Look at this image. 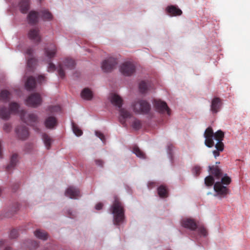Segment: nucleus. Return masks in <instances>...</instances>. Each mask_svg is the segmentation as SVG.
<instances>
[{
    "instance_id": "obj_11",
    "label": "nucleus",
    "mask_w": 250,
    "mask_h": 250,
    "mask_svg": "<svg viewBox=\"0 0 250 250\" xmlns=\"http://www.w3.org/2000/svg\"><path fill=\"white\" fill-rule=\"evenodd\" d=\"M181 225L187 229L194 230L197 228V225L195 221L191 218H185L181 221Z\"/></svg>"
},
{
    "instance_id": "obj_9",
    "label": "nucleus",
    "mask_w": 250,
    "mask_h": 250,
    "mask_svg": "<svg viewBox=\"0 0 250 250\" xmlns=\"http://www.w3.org/2000/svg\"><path fill=\"white\" fill-rule=\"evenodd\" d=\"M214 189L218 195L222 197L226 196L229 192V188L222 185L220 182H217L214 184Z\"/></svg>"
},
{
    "instance_id": "obj_40",
    "label": "nucleus",
    "mask_w": 250,
    "mask_h": 250,
    "mask_svg": "<svg viewBox=\"0 0 250 250\" xmlns=\"http://www.w3.org/2000/svg\"><path fill=\"white\" fill-rule=\"evenodd\" d=\"M148 88L147 83L145 81H142L139 84V89L142 93H145Z\"/></svg>"
},
{
    "instance_id": "obj_16",
    "label": "nucleus",
    "mask_w": 250,
    "mask_h": 250,
    "mask_svg": "<svg viewBox=\"0 0 250 250\" xmlns=\"http://www.w3.org/2000/svg\"><path fill=\"white\" fill-rule=\"evenodd\" d=\"M40 14L35 11H30L27 16V20L29 24H36L38 21V18Z\"/></svg>"
},
{
    "instance_id": "obj_30",
    "label": "nucleus",
    "mask_w": 250,
    "mask_h": 250,
    "mask_svg": "<svg viewBox=\"0 0 250 250\" xmlns=\"http://www.w3.org/2000/svg\"><path fill=\"white\" fill-rule=\"evenodd\" d=\"M42 139L44 144L47 149H49L51 146L52 139L47 134L43 133L42 135Z\"/></svg>"
},
{
    "instance_id": "obj_58",
    "label": "nucleus",
    "mask_w": 250,
    "mask_h": 250,
    "mask_svg": "<svg viewBox=\"0 0 250 250\" xmlns=\"http://www.w3.org/2000/svg\"><path fill=\"white\" fill-rule=\"evenodd\" d=\"M219 152H220V151H219L217 149L213 151V155L215 158H216L217 157L219 156V155H220Z\"/></svg>"
},
{
    "instance_id": "obj_2",
    "label": "nucleus",
    "mask_w": 250,
    "mask_h": 250,
    "mask_svg": "<svg viewBox=\"0 0 250 250\" xmlns=\"http://www.w3.org/2000/svg\"><path fill=\"white\" fill-rule=\"evenodd\" d=\"M132 106L135 113L143 114H147L150 109V105L144 100L134 102Z\"/></svg>"
},
{
    "instance_id": "obj_31",
    "label": "nucleus",
    "mask_w": 250,
    "mask_h": 250,
    "mask_svg": "<svg viewBox=\"0 0 250 250\" xmlns=\"http://www.w3.org/2000/svg\"><path fill=\"white\" fill-rule=\"evenodd\" d=\"M36 64L37 60L35 58L31 57L28 59L27 62V66L30 70L33 71Z\"/></svg>"
},
{
    "instance_id": "obj_12",
    "label": "nucleus",
    "mask_w": 250,
    "mask_h": 250,
    "mask_svg": "<svg viewBox=\"0 0 250 250\" xmlns=\"http://www.w3.org/2000/svg\"><path fill=\"white\" fill-rule=\"evenodd\" d=\"M65 195L66 196L74 199H77L81 196L80 190L72 186H70L67 188Z\"/></svg>"
},
{
    "instance_id": "obj_13",
    "label": "nucleus",
    "mask_w": 250,
    "mask_h": 250,
    "mask_svg": "<svg viewBox=\"0 0 250 250\" xmlns=\"http://www.w3.org/2000/svg\"><path fill=\"white\" fill-rule=\"evenodd\" d=\"M16 132L18 137L21 140L26 139L29 135L28 128L25 126H19L16 129Z\"/></svg>"
},
{
    "instance_id": "obj_60",
    "label": "nucleus",
    "mask_w": 250,
    "mask_h": 250,
    "mask_svg": "<svg viewBox=\"0 0 250 250\" xmlns=\"http://www.w3.org/2000/svg\"><path fill=\"white\" fill-rule=\"evenodd\" d=\"M68 213L69 214V217H70V218H73V216L71 215V213L70 212V211H69L68 212Z\"/></svg>"
},
{
    "instance_id": "obj_38",
    "label": "nucleus",
    "mask_w": 250,
    "mask_h": 250,
    "mask_svg": "<svg viewBox=\"0 0 250 250\" xmlns=\"http://www.w3.org/2000/svg\"><path fill=\"white\" fill-rule=\"evenodd\" d=\"M214 183V179L212 176L209 175L205 178V184L207 186H208V187L211 186L213 185Z\"/></svg>"
},
{
    "instance_id": "obj_22",
    "label": "nucleus",
    "mask_w": 250,
    "mask_h": 250,
    "mask_svg": "<svg viewBox=\"0 0 250 250\" xmlns=\"http://www.w3.org/2000/svg\"><path fill=\"white\" fill-rule=\"evenodd\" d=\"M29 0H21L19 3L20 11L22 13H26L29 9Z\"/></svg>"
},
{
    "instance_id": "obj_45",
    "label": "nucleus",
    "mask_w": 250,
    "mask_h": 250,
    "mask_svg": "<svg viewBox=\"0 0 250 250\" xmlns=\"http://www.w3.org/2000/svg\"><path fill=\"white\" fill-rule=\"evenodd\" d=\"M201 170V168L200 167L196 166L193 167L192 173L196 176H198L200 174Z\"/></svg>"
},
{
    "instance_id": "obj_51",
    "label": "nucleus",
    "mask_w": 250,
    "mask_h": 250,
    "mask_svg": "<svg viewBox=\"0 0 250 250\" xmlns=\"http://www.w3.org/2000/svg\"><path fill=\"white\" fill-rule=\"evenodd\" d=\"M96 136L99 137L103 142L105 141V137L104 135L101 132L96 131L95 132Z\"/></svg>"
},
{
    "instance_id": "obj_10",
    "label": "nucleus",
    "mask_w": 250,
    "mask_h": 250,
    "mask_svg": "<svg viewBox=\"0 0 250 250\" xmlns=\"http://www.w3.org/2000/svg\"><path fill=\"white\" fill-rule=\"evenodd\" d=\"M28 38L34 42L39 43L41 41V36L38 28L34 27L29 30L28 33Z\"/></svg>"
},
{
    "instance_id": "obj_52",
    "label": "nucleus",
    "mask_w": 250,
    "mask_h": 250,
    "mask_svg": "<svg viewBox=\"0 0 250 250\" xmlns=\"http://www.w3.org/2000/svg\"><path fill=\"white\" fill-rule=\"evenodd\" d=\"M56 69V66L55 65L51 62H49L48 66V72H53Z\"/></svg>"
},
{
    "instance_id": "obj_18",
    "label": "nucleus",
    "mask_w": 250,
    "mask_h": 250,
    "mask_svg": "<svg viewBox=\"0 0 250 250\" xmlns=\"http://www.w3.org/2000/svg\"><path fill=\"white\" fill-rule=\"evenodd\" d=\"M44 125L46 128L52 129L57 125V119L53 116L48 117L45 119Z\"/></svg>"
},
{
    "instance_id": "obj_55",
    "label": "nucleus",
    "mask_w": 250,
    "mask_h": 250,
    "mask_svg": "<svg viewBox=\"0 0 250 250\" xmlns=\"http://www.w3.org/2000/svg\"><path fill=\"white\" fill-rule=\"evenodd\" d=\"M95 163H96V164L99 167H103V166H104V161L102 160H100V159L96 160Z\"/></svg>"
},
{
    "instance_id": "obj_23",
    "label": "nucleus",
    "mask_w": 250,
    "mask_h": 250,
    "mask_svg": "<svg viewBox=\"0 0 250 250\" xmlns=\"http://www.w3.org/2000/svg\"><path fill=\"white\" fill-rule=\"evenodd\" d=\"M120 113L121 116V118H120V121L123 125H125V119L130 118L131 114L128 111L124 108L120 109Z\"/></svg>"
},
{
    "instance_id": "obj_4",
    "label": "nucleus",
    "mask_w": 250,
    "mask_h": 250,
    "mask_svg": "<svg viewBox=\"0 0 250 250\" xmlns=\"http://www.w3.org/2000/svg\"><path fill=\"white\" fill-rule=\"evenodd\" d=\"M171 112L170 109L165 102L157 100V113L163 115V122L167 120L166 115L168 116L171 115Z\"/></svg>"
},
{
    "instance_id": "obj_17",
    "label": "nucleus",
    "mask_w": 250,
    "mask_h": 250,
    "mask_svg": "<svg viewBox=\"0 0 250 250\" xmlns=\"http://www.w3.org/2000/svg\"><path fill=\"white\" fill-rule=\"evenodd\" d=\"M44 52L48 58L52 59L55 56L56 53L57 47L55 44H51L49 47L45 48Z\"/></svg>"
},
{
    "instance_id": "obj_57",
    "label": "nucleus",
    "mask_w": 250,
    "mask_h": 250,
    "mask_svg": "<svg viewBox=\"0 0 250 250\" xmlns=\"http://www.w3.org/2000/svg\"><path fill=\"white\" fill-rule=\"evenodd\" d=\"M155 186V183L154 182H149L147 185L148 188L151 189Z\"/></svg>"
},
{
    "instance_id": "obj_33",
    "label": "nucleus",
    "mask_w": 250,
    "mask_h": 250,
    "mask_svg": "<svg viewBox=\"0 0 250 250\" xmlns=\"http://www.w3.org/2000/svg\"><path fill=\"white\" fill-rule=\"evenodd\" d=\"M10 93L6 90H2L0 92V100L4 102L8 101L9 100Z\"/></svg>"
},
{
    "instance_id": "obj_8",
    "label": "nucleus",
    "mask_w": 250,
    "mask_h": 250,
    "mask_svg": "<svg viewBox=\"0 0 250 250\" xmlns=\"http://www.w3.org/2000/svg\"><path fill=\"white\" fill-rule=\"evenodd\" d=\"M26 113L25 110H22L20 112V117L21 120L30 125H32L33 124L38 122L37 116L34 114L31 113L27 115V117H26Z\"/></svg>"
},
{
    "instance_id": "obj_42",
    "label": "nucleus",
    "mask_w": 250,
    "mask_h": 250,
    "mask_svg": "<svg viewBox=\"0 0 250 250\" xmlns=\"http://www.w3.org/2000/svg\"><path fill=\"white\" fill-rule=\"evenodd\" d=\"M72 128L74 133L76 135L80 136L82 135L83 131L81 130L79 127L74 123L72 124Z\"/></svg>"
},
{
    "instance_id": "obj_14",
    "label": "nucleus",
    "mask_w": 250,
    "mask_h": 250,
    "mask_svg": "<svg viewBox=\"0 0 250 250\" xmlns=\"http://www.w3.org/2000/svg\"><path fill=\"white\" fill-rule=\"evenodd\" d=\"M221 106V100L218 97L214 98L211 102V111L213 113H216L220 110Z\"/></svg>"
},
{
    "instance_id": "obj_21",
    "label": "nucleus",
    "mask_w": 250,
    "mask_h": 250,
    "mask_svg": "<svg viewBox=\"0 0 250 250\" xmlns=\"http://www.w3.org/2000/svg\"><path fill=\"white\" fill-rule=\"evenodd\" d=\"M110 101L111 103L114 105L118 106L119 108L122 107L123 100L119 95L116 94H112L110 98Z\"/></svg>"
},
{
    "instance_id": "obj_28",
    "label": "nucleus",
    "mask_w": 250,
    "mask_h": 250,
    "mask_svg": "<svg viewBox=\"0 0 250 250\" xmlns=\"http://www.w3.org/2000/svg\"><path fill=\"white\" fill-rule=\"evenodd\" d=\"M82 97L85 100H91L93 97L92 91L88 88H85L83 89L81 92Z\"/></svg>"
},
{
    "instance_id": "obj_48",
    "label": "nucleus",
    "mask_w": 250,
    "mask_h": 250,
    "mask_svg": "<svg viewBox=\"0 0 250 250\" xmlns=\"http://www.w3.org/2000/svg\"><path fill=\"white\" fill-rule=\"evenodd\" d=\"M48 110L50 112H58L60 110V107L58 105L50 106Z\"/></svg>"
},
{
    "instance_id": "obj_63",
    "label": "nucleus",
    "mask_w": 250,
    "mask_h": 250,
    "mask_svg": "<svg viewBox=\"0 0 250 250\" xmlns=\"http://www.w3.org/2000/svg\"><path fill=\"white\" fill-rule=\"evenodd\" d=\"M216 163L217 164H219L220 162H216Z\"/></svg>"
},
{
    "instance_id": "obj_50",
    "label": "nucleus",
    "mask_w": 250,
    "mask_h": 250,
    "mask_svg": "<svg viewBox=\"0 0 250 250\" xmlns=\"http://www.w3.org/2000/svg\"><path fill=\"white\" fill-rule=\"evenodd\" d=\"M10 236L11 238H16L18 236V231L15 229H13L11 231Z\"/></svg>"
},
{
    "instance_id": "obj_27",
    "label": "nucleus",
    "mask_w": 250,
    "mask_h": 250,
    "mask_svg": "<svg viewBox=\"0 0 250 250\" xmlns=\"http://www.w3.org/2000/svg\"><path fill=\"white\" fill-rule=\"evenodd\" d=\"M10 111L5 107H0V117L3 120H8L10 117Z\"/></svg>"
},
{
    "instance_id": "obj_36",
    "label": "nucleus",
    "mask_w": 250,
    "mask_h": 250,
    "mask_svg": "<svg viewBox=\"0 0 250 250\" xmlns=\"http://www.w3.org/2000/svg\"><path fill=\"white\" fill-rule=\"evenodd\" d=\"M213 137L218 142L222 141L224 137V133L221 130H218L214 133Z\"/></svg>"
},
{
    "instance_id": "obj_20",
    "label": "nucleus",
    "mask_w": 250,
    "mask_h": 250,
    "mask_svg": "<svg viewBox=\"0 0 250 250\" xmlns=\"http://www.w3.org/2000/svg\"><path fill=\"white\" fill-rule=\"evenodd\" d=\"M157 194L161 198H166L169 195L167 187L164 185H161L157 188Z\"/></svg>"
},
{
    "instance_id": "obj_61",
    "label": "nucleus",
    "mask_w": 250,
    "mask_h": 250,
    "mask_svg": "<svg viewBox=\"0 0 250 250\" xmlns=\"http://www.w3.org/2000/svg\"><path fill=\"white\" fill-rule=\"evenodd\" d=\"M4 250H11V248L9 247H7L5 248Z\"/></svg>"
},
{
    "instance_id": "obj_43",
    "label": "nucleus",
    "mask_w": 250,
    "mask_h": 250,
    "mask_svg": "<svg viewBox=\"0 0 250 250\" xmlns=\"http://www.w3.org/2000/svg\"><path fill=\"white\" fill-rule=\"evenodd\" d=\"M222 185H228L231 183V179L227 174L222 177L221 181L220 182Z\"/></svg>"
},
{
    "instance_id": "obj_62",
    "label": "nucleus",
    "mask_w": 250,
    "mask_h": 250,
    "mask_svg": "<svg viewBox=\"0 0 250 250\" xmlns=\"http://www.w3.org/2000/svg\"><path fill=\"white\" fill-rule=\"evenodd\" d=\"M38 245V244L36 243V242H35L34 244V247H36Z\"/></svg>"
},
{
    "instance_id": "obj_25",
    "label": "nucleus",
    "mask_w": 250,
    "mask_h": 250,
    "mask_svg": "<svg viewBox=\"0 0 250 250\" xmlns=\"http://www.w3.org/2000/svg\"><path fill=\"white\" fill-rule=\"evenodd\" d=\"M40 16L43 21H50L53 18L52 14L48 10H42L40 12Z\"/></svg>"
},
{
    "instance_id": "obj_1",
    "label": "nucleus",
    "mask_w": 250,
    "mask_h": 250,
    "mask_svg": "<svg viewBox=\"0 0 250 250\" xmlns=\"http://www.w3.org/2000/svg\"><path fill=\"white\" fill-rule=\"evenodd\" d=\"M109 210L113 215V221L115 225H119L124 221L125 219L124 207L123 204L118 198H115Z\"/></svg>"
},
{
    "instance_id": "obj_26",
    "label": "nucleus",
    "mask_w": 250,
    "mask_h": 250,
    "mask_svg": "<svg viewBox=\"0 0 250 250\" xmlns=\"http://www.w3.org/2000/svg\"><path fill=\"white\" fill-rule=\"evenodd\" d=\"M25 86L28 90L33 89L36 86L35 79L32 76L29 77L25 83Z\"/></svg>"
},
{
    "instance_id": "obj_53",
    "label": "nucleus",
    "mask_w": 250,
    "mask_h": 250,
    "mask_svg": "<svg viewBox=\"0 0 250 250\" xmlns=\"http://www.w3.org/2000/svg\"><path fill=\"white\" fill-rule=\"evenodd\" d=\"M46 78L43 75H40L38 76L37 81L39 83H42L43 82L45 81Z\"/></svg>"
},
{
    "instance_id": "obj_34",
    "label": "nucleus",
    "mask_w": 250,
    "mask_h": 250,
    "mask_svg": "<svg viewBox=\"0 0 250 250\" xmlns=\"http://www.w3.org/2000/svg\"><path fill=\"white\" fill-rule=\"evenodd\" d=\"M10 113L17 114L19 112V105L15 102L10 103L9 104Z\"/></svg>"
},
{
    "instance_id": "obj_32",
    "label": "nucleus",
    "mask_w": 250,
    "mask_h": 250,
    "mask_svg": "<svg viewBox=\"0 0 250 250\" xmlns=\"http://www.w3.org/2000/svg\"><path fill=\"white\" fill-rule=\"evenodd\" d=\"M133 152L137 157L140 158L145 159L146 158V155L145 153L142 151L137 146H134L133 147Z\"/></svg>"
},
{
    "instance_id": "obj_7",
    "label": "nucleus",
    "mask_w": 250,
    "mask_h": 250,
    "mask_svg": "<svg viewBox=\"0 0 250 250\" xmlns=\"http://www.w3.org/2000/svg\"><path fill=\"white\" fill-rule=\"evenodd\" d=\"M117 63L118 61L116 59L110 57L103 61L102 68L105 72H109L115 68Z\"/></svg>"
},
{
    "instance_id": "obj_47",
    "label": "nucleus",
    "mask_w": 250,
    "mask_h": 250,
    "mask_svg": "<svg viewBox=\"0 0 250 250\" xmlns=\"http://www.w3.org/2000/svg\"><path fill=\"white\" fill-rule=\"evenodd\" d=\"M198 231L200 234H201L204 236H206L207 235V234H208L207 231L204 227H199L198 228Z\"/></svg>"
},
{
    "instance_id": "obj_46",
    "label": "nucleus",
    "mask_w": 250,
    "mask_h": 250,
    "mask_svg": "<svg viewBox=\"0 0 250 250\" xmlns=\"http://www.w3.org/2000/svg\"><path fill=\"white\" fill-rule=\"evenodd\" d=\"M215 146L216 149L220 151H223L224 150V145L222 141L218 142Z\"/></svg>"
},
{
    "instance_id": "obj_3",
    "label": "nucleus",
    "mask_w": 250,
    "mask_h": 250,
    "mask_svg": "<svg viewBox=\"0 0 250 250\" xmlns=\"http://www.w3.org/2000/svg\"><path fill=\"white\" fill-rule=\"evenodd\" d=\"M63 65L67 69H73L75 68L76 63L74 60L69 58H66L63 62L62 63L59 64V67L58 69V72L59 76L62 78L63 79L65 77V74L64 70Z\"/></svg>"
},
{
    "instance_id": "obj_37",
    "label": "nucleus",
    "mask_w": 250,
    "mask_h": 250,
    "mask_svg": "<svg viewBox=\"0 0 250 250\" xmlns=\"http://www.w3.org/2000/svg\"><path fill=\"white\" fill-rule=\"evenodd\" d=\"M175 149V147L173 144L168 143L167 145V151L170 159L172 158L173 152Z\"/></svg>"
},
{
    "instance_id": "obj_29",
    "label": "nucleus",
    "mask_w": 250,
    "mask_h": 250,
    "mask_svg": "<svg viewBox=\"0 0 250 250\" xmlns=\"http://www.w3.org/2000/svg\"><path fill=\"white\" fill-rule=\"evenodd\" d=\"M34 234L39 239L45 240L47 239V233L44 231L37 229L34 232Z\"/></svg>"
},
{
    "instance_id": "obj_44",
    "label": "nucleus",
    "mask_w": 250,
    "mask_h": 250,
    "mask_svg": "<svg viewBox=\"0 0 250 250\" xmlns=\"http://www.w3.org/2000/svg\"><path fill=\"white\" fill-rule=\"evenodd\" d=\"M214 133L212 128H207L204 133L205 137H213Z\"/></svg>"
},
{
    "instance_id": "obj_39",
    "label": "nucleus",
    "mask_w": 250,
    "mask_h": 250,
    "mask_svg": "<svg viewBox=\"0 0 250 250\" xmlns=\"http://www.w3.org/2000/svg\"><path fill=\"white\" fill-rule=\"evenodd\" d=\"M132 127L135 130H139L142 126V123L138 119H135L132 124Z\"/></svg>"
},
{
    "instance_id": "obj_54",
    "label": "nucleus",
    "mask_w": 250,
    "mask_h": 250,
    "mask_svg": "<svg viewBox=\"0 0 250 250\" xmlns=\"http://www.w3.org/2000/svg\"><path fill=\"white\" fill-rule=\"evenodd\" d=\"M33 49L31 47H29L26 49L25 52L26 54L28 55L29 56L31 57L33 53Z\"/></svg>"
},
{
    "instance_id": "obj_35",
    "label": "nucleus",
    "mask_w": 250,
    "mask_h": 250,
    "mask_svg": "<svg viewBox=\"0 0 250 250\" xmlns=\"http://www.w3.org/2000/svg\"><path fill=\"white\" fill-rule=\"evenodd\" d=\"M19 209V206L17 205L16 207L12 208L10 212L4 210L3 212V217H11L13 214Z\"/></svg>"
},
{
    "instance_id": "obj_64",
    "label": "nucleus",
    "mask_w": 250,
    "mask_h": 250,
    "mask_svg": "<svg viewBox=\"0 0 250 250\" xmlns=\"http://www.w3.org/2000/svg\"><path fill=\"white\" fill-rule=\"evenodd\" d=\"M39 1L41 2L42 1V0H39Z\"/></svg>"
},
{
    "instance_id": "obj_19",
    "label": "nucleus",
    "mask_w": 250,
    "mask_h": 250,
    "mask_svg": "<svg viewBox=\"0 0 250 250\" xmlns=\"http://www.w3.org/2000/svg\"><path fill=\"white\" fill-rule=\"evenodd\" d=\"M208 171H210L211 174L217 179H219L223 175L221 169L217 166H209Z\"/></svg>"
},
{
    "instance_id": "obj_56",
    "label": "nucleus",
    "mask_w": 250,
    "mask_h": 250,
    "mask_svg": "<svg viewBox=\"0 0 250 250\" xmlns=\"http://www.w3.org/2000/svg\"><path fill=\"white\" fill-rule=\"evenodd\" d=\"M103 204L102 203H99L95 206V208L97 210H100L102 208Z\"/></svg>"
},
{
    "instance_id": "obj_41",
    "label": "nucleus",
    "mask_w": 250,
    "mask_h": 250,
    "mask_svg": "<svg viewBox=\"0 0 250 250\" xmlns=\"http://www.w3.org/2000/svg\"><path fill=\"white\" fill-rule=\"evenodd\" d=\"M206 138L205 141V145L208 147H211L214 146V141L213 140V137H205Z\"/></svg>"
},
{
    "instance_id": "obj_6",
    "label": "nucleus",
    "mask_w": 250,
    "mask_h": 250,
    "mask_svg": "<svg viewBox=\"0 0 250 250\" xmlns=\"http://www.w3.org/2000/svg\"><path fill=\"white\" fill-rule=\"evenodd\" d=\"M120 70L124 75L130 76L135 72L136 67L132 62H126L121 65Z\"/></svg>"
},
{
    "instance_id": "obj_49",
    "label": "nucleus",
    "mask_w": 250,
    "mask_h": 250,
    "mask_svg": "<svg viewBox=\"0 0 250 250\" xmlns=\"http://www.w3.org/2000/svg\"><path fill=\"white\" fill-rule=\"evenodd\" d=\"M12 126L11 124L9 123H5L3 126V129L6 132H9L11 130Z\"/></svg>"
},
{
    "instance_id": "obj_15",
    "label": "nucleus",
    "mask_w": 250,
    "mask_h": 250,
    "mask_svg": "<svg viewBox=\"0 0 250 250\" xmlns=\"http://www.w3.org/2000/svg\"><path fill=\"white\" fill-rule=\"evenodd\" d=\"M167 13L171 16H180L182 14V10L176 5H170L167 7Z\"/></svg>"
},
{
    "instance_id": "obj_24",
    "label": "nucleus",
    "mask_w": 250,
    "mask_h": 250,
    "mask_svg": "<svg viewBox=\"0 0 250 250\" xmlns=\"http://www.w3.org/2000/svg\"><path fill=\"white\" fill-rule=\"evenodd\" d=\"M17 161L18 154L16 153L13 154L11 157L10 164L7 166L6 168V171L10 172V170H12L16 166Z\"/></svg>"
},
{
    "instance_id": "obj_5",
    "label": "nucleus",
    "mask_w": 250,
    "mask_h": 250,
    "mask_svg": "<svg viewBox=\"0 0 250 250\" xmlns=\"http://www.w3.org/2000/svg\"><path fill=\"white\" fill-rule=\"evenodd\" d=\"M25 102L28 106L36 107L41 104L42 99L39 93H33L28 97Z\"/></svg>"
},
{
    "instance_id": "obj_59",
    "label": "nucleus",
    "mask_w": 250,
    "mask_h": 250,
    "mask_svg": "<svg viewBox=\"0 0 250 250\" xmlns=\"http://www.w3.org/2000/svg\"><path fill=\"white\" fill-rule=\"evenodd\" d=\"M6 241L4 240H1L0 241V247L2 246H4L6 244Z\"/></svg>"
}]
</instances>
